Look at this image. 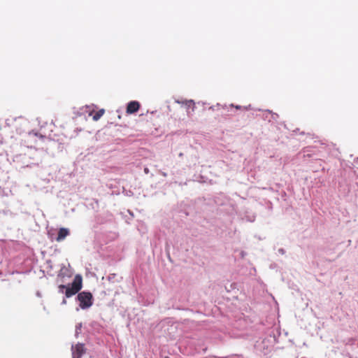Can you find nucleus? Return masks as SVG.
<instances>
[{"label":"nucleus","instance_id":"f257e3e1","mask_svg":"<svg viewBox=\"0 0 358 358\" xmlns=\"http://www.w3.org/2000/svg\"><path fill=\"white\" fill-rule=\"evenodd\" d=\"M82 285L83 278L80 275H77L75 276L71 286L61 285L59 286V289L60 292H63V289H65V296L67 298H69L78 293L82 289Z\"/></svg>","mask_w":358,"mask_h":358},{"label":"nucleus","instance_id":"f03ea898","mask_svg":"<svg viewBox=\"0 0 358 358\" xmlns=\"http://www.w3.org/2000/svg\"><path fill=\"white\" fill-rule=\"evenodd\" d=\"M80 302V307L82 309H87L92 306L93 296L92 293L89 292H80L77 296Z\"/></svg>","mask_w":358,"mask_h":358},{"label":"nucleus","instance_id":"7ed1b4c3","mask_svg":"<svg viewBox=\"0 0 358 358\" xmlns=\"http://www.w3.org/2000/svg\"><path fill=\"white\" fill-rule=\"evenodd\" d=\"M43 138V135L32 131L25 136L24 142L28 147H32L33 144H36L39 140Z\"/></svg>","mask_w":358,"mask_h":358},{"label":"nucleus","instance_id":"20e7f679","mask_svg":"<svg viewBox=\"0 0 358 358\" xmlns=\"http://www.w3.org/2000/svg\"><path fill=\"white\" fill-rule=\"evenodd\" d=\"M71 351L73 358H81L86 352V348L84 344L77 343L75 345H72Z\"/></svg>","mask_w":358,"mask_h":358},{"label":"nucleus","instance_id":"39448f33","mask_svg":"<svg viewBox=\"0 0 358 358\" xmlns=\"http://www.w3.org/2000/svg\"><path fill=\"white\" fill-rule=\"evenodd\" d=\"M140 103L137 101H130L127 106L126 112L128 114H132L137 112L140 108Z\"/></svg>","mask_w":358,"mask_h":358},{"label":"nucleus","instance_id":"423d86ee","mask_svg":"<svg viewBox=\"0 0 358 358\" xmlns=\"http://www.w3.org/2000/svg\"><path fill=\"white\" fill-rule=\"evenodd\" d=\"M70 234V231L67 228H60L58 231L57 236L56 238V241L57 242H61L64 241L69 235Z\"/></svg>","mask_w":358,"mask_h":358},{"label":"nucleus","instance_id":"0eeeda50","mask_svg":"<svg viewBox=\"0 0 358 358\" xmlns=\"http://www.w3.org/2000/svg\"><path fill=\"white\" fill-rule=\"evenodd\" d=\"M105 110L104 109H100L99 110L96 111L95 114L93 115V120L97 121L99 120L104 114Z\"/></svg>","mask_w":358,"mask_h":358},{"label":"nucleus","instance_id":"6e6552de","mask_svg":"<svg viewBox=\"0 0 358 358\" xmlns=\"http://www.w3.org/2000/svg\"><path fill=\"white\" fill-rule=\"evenodd\" d=\"M144 171H145V173H148L149 170H148V168H145Z\"/></svg>","mask_w":358,"mask_h":358},{"label":"nucleus","instance_id":"1a4fd4ad","mask_svg":"<svg viewBox=\"0 0 358 358\" xmlns=\"http://www.w3.org/2000/svg\"><path fill=\"white\" fill-rule=\"evenodd\" d=\"M187 103H189L190 104H194V102L192 100L188 101H187Z\"/></svg>","mask_w":358,"mask_h":358},{"label":"nucleus","instance_id":"9d476101","mask_svg":"<svg viewBox=\"0 0 358 358\" xmlns=\"http://www.w3.org/2000/svg\"><path fill=\"white\" fill-rule=\"evenodd\" d=\"M241 108V107L240 106H236V109H240Z\"/></svg>","mask_w":358,"mask_h":358}]
</instances>
